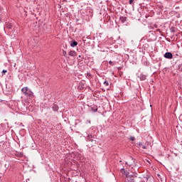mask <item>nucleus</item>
<instances>
[{
	"label": "nucleus",
	"instance_id": "nucleus-16",
	"mask_svg": "<svg viewBox=\"0 0 182 182\" xmlns=\"http://www.w3.org/2000/svg\"><path fill=\"white\" fill-rule=\"evenodd\" d=\"M133 1H134V0H129L130 5H132V4H133Z\"/></svg>",
	"mask_w": 182,
	"mask_h": 182
},
{
	"label": "nucleus",
	"instance_id": "nucleus-6",
	"mask_svg": "<svg viewBox=\"0 0 182 182\" xmlns=\"http://www.w3.org/2000/svg\"><path fill=\"white\" fill-rule=\"evenodd\" d=\"M138 146H139L140 147H141L142 149H144V150H147V146H146L145 145H144L142 142H139V143H138Z\"/></svg>",
	"mask_w": 182,
	"mask_h": 182
},
{
	"label": "nucleus",
	"instance_id": "nucleus-1",
	"mask_svg": "<svg viewBox=\"0 0 182 182\" xmlns=\"http://www.w3.org/2000/svg\"><path fill=\"white\" fill-rule=\"evenodd\" d=\"M21 92L26 97H33V92L28 87H23Z\"/></svg>",
	"mask_w": 182,
	"mask_h": 182
},
{
	"label": "nucleus",
	"instance_id": "nucleus-13",
	"mask_svg": "<svg viewBox=\"0 0 182 182\" xmlns=\"http://www.w3.org/2000/svg\"><path fill=\"white\" fill-rule=\"evenodd\" d=\"M63 56H66V55H68V53H66V51L63 50Z\"/></svg>",
	"mask_w": 182,
	"mask_h": 182
},
{
	"label": "nucleus",
	"instance_id": "nucleus-15",
	"mask_svg": "<svg viewBox=\"0 0 182 182\" xmlns=\"http://www.w3.org/2000/svg\"><path fill=\"white\" fill-rule=\"evenodd\" d=\"M109 65H113V62H112V60H109Z\"/></svg>",
	"mask_w": 182,
	"mask_h": 182
},
{
	"label": "nucleus",
	"instance_id": "nucleus-12",
	"mask_svg": "<svg viewBox=\"0 0 182 182\" xmlns=\"http://www.w3.org/2000/svg\"><path fill=\"white\" fill-rule=\"evenodd\" d=\"M129 140H131V141H134V140H136V138H134V136H130Z\"/></svg>",
	"mask_w": 182,
	"mask_h": 182
},
{
	"label": "nucleus",
	"instance_id": "nucleus-10",
	"mask_svg": "<svg viewBox=\"0 0 182 182\" xmlns=\"http://www.w3.org/2000/svg\"><path fill=\"white\" fill-rule=\"evenodd\" d=\"M6 28H8V29H12V24L11 23L7 24Z\"/></svg>",
	"mask_w": 182,
	"mask_h": 182
},
{
	"label": "nucleus",
	"instance_id": "nucleus-17",
	"mask_svg": "<svg viewBox=\"0 0 182 182\" xmlns=\"http://www.w3.org/2000/svg\"><path fill=\"white\" fill-rule=\"evenodd\" d=\"M7 70H3L2 73H6Z\"/></svg>",
	"mask_w": 182,
	"mask_h": 182
},
{
	"label": "nucleus",
	"instance_id": "nucleus-8",
	"mask_svg": "<svg viewBox=\"0 0 182 182\" xmlns=\"http://www.w3.org/2000/svg\"><path fill=\"white\" fill-rule=\"evenodd\" d=\"M70 56H76V51L71 50L69 52Z\"/></svg>",
	"mask_w": 182,
	"mask_h": 182
},
{
	"label": "nucleus",
	"instance_id": "nucleus-18",
	"mask_svg": "<svg viewBox=\"0 0 182 182\" xmlns=\"http://www.w3.org/2000/svg\"><path fill=\"white\" fill-rule=\"evenodd\" d=\"M92 112H94L95 113V112H97V108H96L95 109H92Z\"/></svg>",
	"mask_w": 182,
	"mask_h": 182
},
{
	"label": "nucleus",
	"instance_id": "nucleus-4",
	"mask_svg": "<svg viewBox=\"0 0 182 182\" xmlns=\"http://www.w3.org/2000/svg\"><path fill=\"white\" fill-rule=\"evenodd\" d=\"M52 109H53V112H58L59 110V107L58 105H56V104H53Z\"/></svg>",
	"mask_w": 182,
	"mask_h": 182
},
{
	"label": "nucleus",
	"instance_id": "nucleus-9",
	"mask_svg": "<svg viewBox=\"0 0 182 182\" xmlns=\"http://www.w3.org/2000/svg\"><path fill=\"white\" fill-rule=\"evenodd\" d=\"M70 46L72 48H75V46H77V42L73 41V43H70Z\"/></svg>",
	"mask_w": 182,
	"mask_h": 182
},
{
	"label": "nucleus",
	"instance_id": "nucleus-5",
	"mask_svg": "<svg viewBox=\"0 0 182 182\" xmlns=\"http://www.w3.org/2000/svg\"><path fill=\"white\" fill-rule=\"evenodd\" d=\"M146 77H147V76L144 74H141L139 75L140 80H146Z\"/></svg>",
	"mask_w": 182,
	"mask_h": 182
},
{
	"label": "nucleus",
	"instance_id": "nucleus-14",
	"mask_svg": "<svg viewBox=\"0 0 182 182\" xmlns=\"http://www.w3.org/2000/svg\"><path fill=\"white\" fill-rule=\"evenodd\" d=\"M104 85H105V86H109V82L107 81H105Z\"/></svg>",
	"mask_w": 182,
	"mask_h": 182
},
{
	"label": "nucleus",
	"instance_id": "nucleus-7",
	"mask_svg": "<svg viewBox=\"0 0 182 182\" xmlns=\"http://www.w3.org/2000/svg\"><path fill=\"white\" fill-rule=\"evenodd\" d=\"M87 140H88V141H92V142H93V136H92V135H87Z\"/></svg>",
	"mask_w": 182,
	"mask_h": 182
},
{
	"label": "nucleus",
	"instance_id": "nucleus-11",
	"mask_svg": "<svg viewBox=\"0 0 182 182\" xmlns=\"http://www.w3.org/2000/svg\"><path fill=\"white\" fill-rule=\"evenodd\" d=\"M120 21H122V22H123V23H124V22L126 21V17H121Z\"/></svg>",
	"mask_w": 182,
	"mask_h": 182
},
{
	"label": "nucleus",
	"instance_id": "nucleus-19",
	"mask_svg": "<svg viewBox=\"0 0 182 182\" xmlns=\"http://www.w3.org/2000/svg\"><path fill=\"white\" fill-rule=\"evenodd\" d=\"M78 58H82V55H79Z\"/></svg>",
	"mask_w": 182,
	"mask_h": 182
},
{
	"label": "nucleus",
	"instance_id": "nucleus-3",
	"mask_svg": "<svg viewBox=\"0 0 182 182\" xmlns=\"http://www.w3.org/2000/svg\"><path fill=\"white\" fill-rule=\"evenodd\" d=\"M164 58H165V59H173V53L167 52L164 55Z\"/></svg>",
	"mask_w": 182,
	"mask_h": 182
},
{
	"label": "nucleus",
	"instance_id": "nucleus-2",
	"mask_svg": "<svg viewBox=\"0 0 182 182\" xmlns=\"http://www.w3.org/2000/svg\"><path fill=\"white\" fill-rule=\"evenodd\" d=\"M127 180L129 181V182H136V175H129V174H127Z\"/></svg>",
	"mask_w": 182,
	"mask_h": 182
},
{
	"label": "nucleus",
	"instance_id": "nucleus-20",
	"mask_svg": "<svg viewBox=\"0 0 182 182\" xmlns=\"http://www.w3.org/2000/svg\"><path fill=\"white\" fill-rule=\"evenodd\" d=\"M156 31H158L159 32H160V30L157 29Z\"/></svg>",
	"mask_w": 182,
	"mask_h": 182
}]
</instances>
